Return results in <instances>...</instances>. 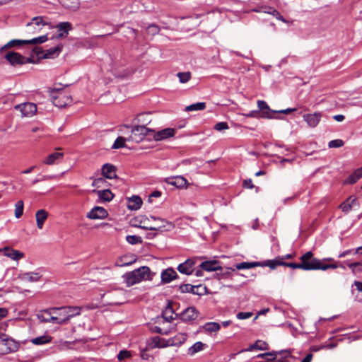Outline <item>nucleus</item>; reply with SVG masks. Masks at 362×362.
I'll return each mask as SVG.
<instances>
[{
    "instance_id": "nucleus-58",
    "label": "nucleus",
    "mask_w": 362,
    "mask_h": 362,
    "mask_svg": "<svg viewBox=\"0 0 362 362\" xmlns=\"http://www.w3.org/2000/svg\"><path fill=\"white\" fill-rule=\"evenodd\" d=\"M131 356V353L127 350L120 351L117 355V358L119 361H122L126 358H128Z\"/></svg>"
},
{
    "instance_id": "nucleus-59",
    "label": "nucleus",
    "mask_w": 362,
    "mask_h": 362,
    "mask_svg": "<svg viewBox=\"0 0 362 362\" xmlns=\"http://www.w3.org/2000/svg\"><path fill=\"white\" fill-rule=\"evenodd\" d=\"M252 312H240L237 314L236 317L238 320H246L252 316Z\"/></svg>"
},
{
    "instance_id": "nucleus-60",
    "label": "nucleus",
    "mask_w": 362,
    "mask_h": 362,
    "mask_svg": "<svg viewBox=\"0 0 362 362\" xmlns=\"http://www.w3.org/2000/svg\"><path fill=\"white\" fill-rule=\"evenodd\" d=\"M74 342H70L67 341H62L59 346V349L62 351L66 350V349H71V345L74 344Z\"/></svg>"
},
{
    "instance_id": "nucleus-12",
    "label": "nucleus",
    "mask_w": 362,
    "mask_h": 362,
    "mask_svg": "<svg viewBox=\"0 0 362 362\" xmlns=\"http://www.w3.org/2000/svg\"><path fill=\"white\" fill-rule=\"evenodd\" d=\"M153 133L154 140L159 141L173 137L175 134V130L173 128H166Z\"/></svg>"
},
{
    "instance_id": "nucleus-50",
    "label": "nucleus",
    "mask_w": 362,
    "mask_h": 362,
    "mask_svg": "<svg viewBox=\"0 0 362 362\" xmlns=\"http://www.w3.org/2000/svg\"><path fill=\"white\" fill-rule=\"evenodd\" d=\"M23 212V202L18 201L15 204V216L16 218H20Z\"/></svg>"
},
{
    "instance_id": "nucleus-1",
    "label": "nucleus",
    "mask_w": 362,
    "mask_h": 362,
    "mask_svg": "<svg viewBox=\"0 0 362 362\" xmlns=\"http://www.w3.org/2000/svg\"><path fill=\"white\" fill-rule=\"evenodd\" d=\"M300 262L303 263L305 262V264H307L310 268L309 269H303L305 271H310V270H322L325 271L329 269H337L339 267V265L337 263H332V264H325L322 262L321 259H317L313 257V253L311 251H308L305 252L304 255H303L300 257Z\"/></svg>"
},
{
    "instance_id": "nucleus-27",
    "label": "nucleus",
    "mask_w": 362,
    "mask_h": 362,
    "mask_svg": "<svg viewBox=\"0 0 362 362\" xmlns=\"http://www.w3.org/2000/svg\"><path fill=\"white\" fill-rule=\"evenodd\" d=\"M356 204L357 199L354 197H349L346 201L340 204L339 208L343 212L348 213Z\"/></svg>"
},
{
    "instance_id": "nucleus-37",
    "label": "nucleus",
    "mask_w": 362,
    "mask_h": 362,
    "mask_svg": "<svg viewBox=\"0 0 362 362\" xmlns=\"http://www.w3.org/2000/svg\"><path fill=\"white\" fill-rule=\"evenodd\" d=\"M187 339V334L185 333H178L170 339L171 344L173 346H180Z\"/></svg>"
},
{
    "instance_id": "nucleus-33",
    "label": "nucleus",
    "mask_w": 362,
    "mask_h": 362,
    "mask_svg": "<svg viewBox=\"0 0 362 362\" xmlns=\"http://www.w3.org/2000/svg\"><path fill=\"white\" fill-rule=\"evenodd\" d=\"M202 286H193L189 284H182L180 286V290L182 293H192L193 294H198L200 293L198 292V289L201 288Z\"/></svg>"
},
{
    "instance_id": "nucleus-45",
    "label": "nucleus",
    "mask_w": 362,
    "mask_h": 362,
    "mask_svg": "<svg viewBox=\"0 0 362 362\" xmlns=\"http://www.w3.org/2000/svg\"><path fill=\"white\" fill-rule=\"evenodd\" d=\"M48 40L47 35H44L37 37L33 38L31 40H25L26 44H42Z\"/></svg>"
},
{
    "instance_id": "nucleus-10",
    "label": "nucleus",
    "mask_w": 362,
    "mask_h": 362,
    "mask_svg": "<svg viewBox=\"0 0 362 362\" xmlns=\"http://www.w3.org/2000/svg\"><path fill=\"white\" fill-rule=\"evenodd\" d=\"M108 213L106 209L101 206L93 207L86 215L89 219H103L107 217Z\"/></svg>"
},
{
    "instance_id": "nucleus-11",
    "label": "nucleus",
    "mask_w": 362,
    "mask_h": 362,
    "mask_svg": "<svg viewBox=\"0 0 362 362\" xmlns=\"http://www.w3.org/2000/svg\"><path fill=\"white\" fill-rule=\"evenodd\" d=\"M165 181L168 185L175 186L177 188L186 187L188 185L187 180L181 175L167 177Z\"/></svg>"
},
{
    "instance_id": "nucleus-62",
    "label": "nucleus",
    "mask_w": 362,
    "mask_h": 362,
    "mask_svg": "<svg viewBox=\"0 0 362 362\" xmlns=\"http://www.w3.org/2000/svg\"><path fill=\"white\" fill-rule=\"evenodd\" d=\"M257 104L259 108V112L261 110H269V107L264 100H257Z\"/></svg>"
},
{
    "instance_id": "nucleus-36",
    "label": "nucleus",
    "mask_w": 362,
    "mask_h": 362,
    "mask_svg": "<svg viewBox=\"0 0 362 362\" xmlns=\"http://www.w3.org/2000/svg\"><path fill=\"white\" fill-rule=\"evenodd\" d=\"M136 119L138 123L146 127V125L148 124L151 122V114L149 112L139 114L136 117Z\"/></svg>"
},
{
    "instance_id": "nucleus-2",
    "label": "nucleus",
    "mask_w": 362,
    "mask_h": 362,
    "mask_svg": "<svg viewBox=\"0 0 362 362\" xmlns=\"http://www.w3.org/2000/svg\"><path fill=\"white\" fill-rule=\"evenodd\" d=\"M149 273V267L144 266L132 272H127L122 276V279L126 285L129 287L145 279L146 276H148Z\"/></svg>"
},
{
    "instance_id": "nucleus-63",
    "label": "nucleus",
    "mask_w": 362,
    "mask_h": 362,
    "mask_svg": "<svg viewBox=\"0 0 362 362\" xmlns=\"http://www.w3.org/2000/svg\"><path fill=\"white\" fill-rule=\"evenodd\" d=\"M243 187L248 189H253L254 185L252 184V181L251 179H247L243 181Z\"/></svg>"
},
{
    "instance_id": "nucleus-40",
    "label": "nucleus",
    "mask_w": 362,
    "mask_h": 362,
    "mask_svg": "<svg viewBox=\"0 0 362 362\" xmlns=\"http://www.w3.org/2000/svg\"><path fill=\"white\" fill-rule=\"evenodd\" d=\"M61 50L62 46L58 45L54 48L46 50V53L43 55L42 57L45 59L54 57L55 56H58Z\"/></svg>"
},
{
    "instance_id": "nucleus-64",
    "label": "nucleus",
    "mask_w": 362,
    "mask_h": 362,
    "mask_svg": "<svg viewBox=\"0 0 362 362\" xmlns=\"http://www.w3.org/2000/svg\"><path fill=\"white\" fill-rule=\"evenodd\" d=\"M244 115L247 117L257 118V117H259V110H252L247 114H245Z\"/></svg>"
},
{
    "instance_id": "nucleus-3",
    "label": "nucleus",
    "mask_w": 362,
    "mask_h": 362,
    "mask_svg": "<svg viewBox=\"0 0 362 362\" xmlns=\"http://www.w3.org/2000/svg\"><path fill=\"white\" fill-rule=\"evenodd\" d=\"M19 348V344L11 337L1 334L0 336V354H7L16 352Z\"/></svg>"
},
{
    "instance_id": "nucleus-9",
    "label": "nucleus",
    "mask_w": 362,
    "mask_h": 362,
    "mask_svg": "<svg viewBox=\"0 0 362 362\" xmlns=\"http://www.w3.org/2000/svg\"><path fill=\"white\" fill-rule=\"evenodd\" d=\"M199 312L194 307H188L180 313V319L183 322H191L196 320Z\"/></svg>"
},
{
    "instance_id": "nucleus-44",
    "label": "nucleus",
    "mask_w": 362,
    "mask_h": 362,
    "mask_svg": "<svg viewBox=\"0 0 362 362\" xmlns=\"http://www.w3.org/2000/svg\"><path fill=\"white\" fill-rule=\"evenodd\" d=\"M206 346L202 341H197L194 343L188 351V354L190 355H194V354L202 351L204 349V346Z\"/></svg>"
},
{
    "instance_id": "nucleus-16",
    "label": "nucleus",
    "mask_w": 362,
    "mask_h": 362,
    "mask_svg": "<svg viewBox=\"0 0 362 362\" xmlns=\"http://www.w3.org/2000/svg\"><path fill=\"white\" fill-rule=\"evenodd\" d=\"M278 354L282 356L284 358H286L291 356V351L289 350H281L279 351H272L271 352L259 354L257 356V357L264 358L267 356H269L272 357V360H276Z\"/></svg>"
},
{
    "instance_id": "nucleus-5",
    "label": "nucleus",
    "mask_w": 362,
    "mask_h": 362,
    "mask_svg": "<svg viewBox=\"0 0 362 362\" xmlns=\"http://www.w3.org/2000/svg\"><path fill=\"white\" fill-rule=\"evenodd\" d=\"M51 98L53 104L59 107H64L71 103V97L61 90L53 89L51 92Z\"/></svg>"
},
{
    "instance_id": "nucleus-15",
    "label": "nucleus",
    "mask_w": 362,
    "mask_h": 362,
    "mask_svg": "<svg viewBox=\"0 0 362 362\" xmlns=\"http://www.w3.org/2000/svg\"><path fill=\"white\" fill-rule=\"evenodd\" d=\"M92 193L96 194L99 198L98 202H110L114 198V194L110 189L92 190Z\"/></svg>"
},
{
    "instance_id": "nucleus-56",
    "label": "nucleus",
    "mask_w": 362,
    "mask_h": 362,
    "mask_svg": "<svg viewBox=\"0 0 362 362\" xmlns=\"http://www.w3.org/2000/svg\"><path fill=\"white\" fill-rule=\"evenodd\" d=\"M344 145V141L341 139H334L329 142L328 146L329 148H339Z\"/></svg>"
},
{
    "instance_id": "nucleus-39",
    "label": "nucleus",
    "mask_w": 362,
    "mask_h": 362,
    "mask_svg": "<svg viewBox=\"0 0 362 362\" xmlns=\"http://www.w3.org/2000/svg\"><path fill=\"white\" fill-rule=\"evenodd\" d=\"M173 313L172 305L168 304L165 310L163 311L162 316L166 322H171L174 319Z\"/></svg>"
},
{
    "instance_id": "nucleus-31",
    "label": "nucleus",
    "mask_w": 362,
    "mask_h": 362,
    "mask_svg": "<svg viewBox=\"0 0 362 362\" xmlns=\"http://www.w3.org/2000/svg\"><path fill=\"white\" fill-rule=\"evenodd\" d=\"M201 329L206 333H212L217 332L221 329V326L218 322H210L205 323Z\"/></svg>"
},
{
    "instance_id": "nucleus-21",
    "label": "nucleus",
    "mask_w": 362,
    "mask_h": 362,
    "mask_svg": "<svg viewBox=\"0 0 362 362\" xmlns=\"http://www.w3.org/2000/svg\"><path fill=\"white\" fill-rule=\"evenodd\" d=\"M18 278L23 281L37 282L41 278V274L39 272H25L19 274Z\"/></svg>"
},
{
    "instance_id": "nucleus-22",
    "label": "nucleus",
    "mask_w": 362,
    "mask_h": 362,
    "mask_svg": "<svg viewBox=\"0 0 362 362\" xmlns=\"http://www.w3.org/2000/svg\"><path fill=\"white\" fill-rule=\"evenodd\" d=\"M136 260V258L134 255H124L117 259L115 265L119 267H126L132 264Z\"/></svg>"
},
{
    "instance_id": "nucleus-29",
    "label": "nucleus",
    "mask_w": 362,
    "mask_h": 362,
    "mask_svg": "<svg viewBox=\"0 0 362 362\" xmlns=\"http://www.w3.org/2000/svg\"><path fill=\"white\" fill-rule=\"evenodd\" d=\"M142 204L141 199L138 196H132L128 199L127 208L131 210H137L140 209Z\"/></svg>"
},
{
    "instance_id": "nucleus-17",
    "label": "nucleus",
    "mask_w": 362,
    "mask_h": 362,
    "mask_svg": "<svg viewBox=\"0 0 362 362\" xmlns=\"http://www.w3.org/2000/svg\"><path fill=\"white\" fill-rule=\"evenodd\" d=\"M5 58L13 66L23 64V56L18 52H8L5 55Z\"/></svg>"
},
{
    "instance_id": "nucleus-30",
    "label": "nucleus",
    "mask_w": 362,
    "mask_h": 362,
    "mask_svg": "<svg viewBox=\"0 0 362 362\" xmlns=\"http://www.w3.org/2000/svg\"><path fill=\"white\" fill-rule=\"evenodd\" d=\"M268 349V344L265 341L257 340L253 344H251L248 348L242 350L240 352L251 351L254 349L267 350Z\"/></svg>"
},
{
    "instance_id": "nucleus-46",
    "label": "nucleus",
    "mask_w": 362,
    "mask_h": 362,
    "mask_svg": "<svg viewBox=\"0 0 362 362\" xmlns=\"http://www.w3.org/2000/svg\"><path fill=\"white\" fill-rule=\"evenodd\" d=\"M283 266H286V267H290L292 269H300L302 270H303V269L310 268L307 264H305L304 262H303V263H302V262H300V263H293V262L288 263V262H284V264Z\"/></svg>"
},
{
    "instance_id": "nucleus-23",
    "label": "nucleus",
    "mask_w": 362,
    "mask_h": 362,
    "mask_svg": "<svg viewBox=\"0 0 362 362\" xmlns=\"http://www.w3.org/2000/svg\"><path fill=\"white\" fill-rule=\"evenodd\" d=\"M57 309L58 308H51L49 309L40 310L37 314V317L42 322H49V317H50L52 313H54L56 311H57Z\"/></svg>"
},
{
    "instance_id": "nucleus-48",
    "label": "nucleus",
    "mask_w": 362,
    "mask_h": 362,
    "mask_svg": "<svg viewBox=\"0 0 362 362\" xmlns=\"http://www.w3.org/2000/svg\"><path fill=\"white\" fill-rule=\"evenodd\" d=\"M360 179V175L355 170L351 175H349L344 181V184H354Z\"/></svg>"
},
{
    "instance_id": "nucleus-18",
    "label": "nucleus",
    "mask_w": 362,
    "mask_h": 362,
    "mask_svg": "<svg viewBox=\"0 0 362 362\" xmlns=\"http://www.w3.org/2000/svg\"><path fill=\"white\" fill-rule=\"evenodd\" d=\"M200 268L206 272H214L221 269V266L219 262L216 260L205 261L201 263Z\"/></svg>"
},
{
    "instance_id": "nucleus-41",
    "label": "nucleus",
    "mask_w": 362,
    "mask_h": 362,
    "mask_svg": "<svg viewBox=\"0 0 362 362\" xmlns=\"http://www.w3.org/2000/svg\"><path fill=\"white\" fill-rule=\"evenodd\" d=\"M205 108H206V103L204 102H199V103H194V104L187 106L185 107V110L187 112L199 111V110H203Z\"/></svg>"
},
{
    "instance_id": "nucleus-32",
    "label": "nucleus",
    "mask_w": 362,
    "mask_h": 362,
    "mask_svg": "<svg viewBox=\"0 0 362 362\" xmlns=\"http://www.w3.org/2000/svg\"><path fill=\"white\" fill-rule=\"evenodd\" d=\"M62 6L71 11H76L79 8L78 0H61Z\"/></svg>"
},
{
    "instance_id": "nucleus-47",
    "label": "nucleus",
    "mask_w": 362,
    "mask_h": 362,
    "mask_svg": "<svg viewBox=\"0 0 362 362\" xmlns=\"http://www.w3.org/2000/svg\"><path fill=\"white\" fill-rule=\"evenodd\" d=\"M146 33L148 35L154 36L159 33L160 28L158 25L156 24H150L146 28Z\"/></svg>"
},
{
    "instance_id": "nucleus-14",
    "label": "nucleus",
    "mask_w": 362,
    "mask_h": 362,
    "mask_svg": "<svg viewBox=\"0 0 362 362\" xmlns=\"http://www.w3.org/2000/svg\"><path fill=\"white\" fill-rule=\"evenodd\" d=\"M160 277L162 283L168 284L178 278V275L174 269L169 267L161 272Z\"/></svg>"
},
{
    "instance_id": "nucleus-42",
    "label": "nucleus",
    "mask_w": 362,
    "mask_h": 362,
    "mask_svg": "<svg viewBox=\"0 0 362 362\" xmlns=\"http://www.w3.org/2000/svg\"><path fill=\"white\" fill-rule=\"evenodd\" d=\"M51 339L48 335H42L31 339V342L35 345H42L49 342Z\"/></svg>"
},
{
    "instance_id": "nucleus-28",
    "label": "nucleus",
    "mask_w": 362,
    "mask_h": 362,
    "mask_svg": "<svg viewBox=\"0 0 362 362\" xmlns=\"http://www.w3.org/2000/svg\"><path fill=\"white\" fill-rule=\"evenodd\" d=\"M283 259L284 258L277 257L274 259L259 262V267H269L270 269H274L277 266H283L284 264V262L282 261Z\"/></svg>"
},
{
    "instance_id": "nucleus-54",
    "label": "nucleus",
    "mask_w": 362,
    "mask_h": 362,
    "mask_svg": "<svg viewBox=\"0 0 362 362\" xmlns=\"http://www.w3.org/2000/svg\"><path fill=\"white\" fill-rule=\"evenodd\" d=\"M274 110H271L270 107H269V110H261V112L259 113V117L273 119L274 118V117L272 115V114L274 113Z\"/></svg>"
},
{
    "instance_id": "nucleus-51",
    "label": "nucleus",
    "mask_w": 362,
    "mask_h": 362,
    "mask_svg": "<svg viewBox=\"0 0 362 362\" xmlns=\"http://www.w3.org/2000/svg\"><path fill=\"white\" fill-rule=\"evenodd\" d=\"M125 141H127V138H124L122 136H119L117 139L115 141L112 148L113 149H117L119 148L124 147Z\"/></svg>"
},
{
    "instance_id": "nucleus-4",
    "label": "nucleus",
    "mask_w": 362,
    "mask_h": 362,
    "mask_svg": "<svg viewBox=\"0 0 362 362\" xmlns=\"http://www.w3.org/2000/svg\"><path fill=\"white\" fill-rule=\"evenodd\" d=\"M57 310L60 313L59 315L62 317L61 320L58 322L59 325L66 324L71 317L81 314V308L78 306H63L58 308Z\"/></svg>"
},
{
    "instance_id": "nucleus-7",
    "label": "nucleus",
    "mask_w": 362,
    "mask_h": 362,
    "mask_svg": "<svg viewBox=\"0 0 362 362\" xmlns=\"http://www.w3.org/2000/svg\"><path fill=\"white\" fill-rule=\"evenodd\" d=\"M21 112L22 117H31L37 112V106L32 103H25L15 106Z\"/></svg>"
},
{
    "instance_id": "nucleus-25",
    "label": "nucleus",
    "mask_w": 362,
    "mask_h": 362,
    "mask_svg": "<svg viewBox=\"0 0 362 362\" xmlns=\"http://www.w3.org/2000/svg\"><path fill=\"white\" fill-rule=\"evenodd\" d=\"M147 220V218L145 217H137L134 219L132 221V226L136 228H141L146 230H158L160 228L162 227V226H159L158 227H153V226H142V223H145V221Z\"/></svg>"
},
{
    "instance_id": "nucleus-19",
    "label": "nucleus",
    "mask_w": 362,
    "mask_h": 362,
    "mask_svg": "<svg viewBox=\"0 0 362 362\" xmlns=\"http://www.w3.org/2000/svg\"><path fill=\"white\" fill-rule=\"evenodd\" d=\"M102 175L107 179H113L117 177L116 168L110 163H106L102 167Z\"/></svg>"
},
{
    "instance_id": "nucleus-49",
    "label": "nucleus",
    "mask_w": 362,
    "mask_h": 362,
    "mask_svg": "<svg viewBox=\"0 0 362 362\" xmlns=\"http://www.w3.org/2000/svg\"><path fill=\"white\" fill-rule=\"evenodd\" d=\"M177 76L179 78L180 82L182 83L188 82L191 78V73L189 71L179 72Z\"/></svg>"
},
{
    "instance_id": "nucleus-57",
    "label": "nucleus",
    "mask_w": 362,
    "mask_h": 362,
    "mask_svg": "<svg viewBox=\"0 0 362 362\" xmlns=\"http://www.w3.org/2000/svg\"><path fill=\"white\" fill-rule=\"evenodd\" d=\"M228 123L225 122H218L214 125V129L218 132L228 129Z\"/></svg>"
},
{
    "instance_id": "nucleus-43",
    "label": "nucleus",
    "mask_w": 362,
    "mask_h": 362,
    "mask_svg": "<svg viewBox=\"0 0 362 362\" xmlns=\"http://www.w3.org/2000/svg\"><path fill=\"white\" fill-rule=\"evenodd\" d=\"M161 341H162L161 338H160L158 336H156V337L151 338L148 341V345L149 348H151V349H154V348H157V347H163L165 345L161 344Z\"/></svg>"
},
{
    "instance_id": "nucleus-26",
    "label": "nucleus",
    "mask_w": 362,
    "mask_h": 362,
    "mask_svg": "<svg viewBox=\"0 0 362 362\" xmlns=\"http://www.w3.org/2000/svg\"><path fill=\"white\" fill-rule=\"evenodd\" d=\"M48 217V213L45 209H40L35 214L36 224L39 229H42L45 221Z\"/></svg>"
},
{
    "instance_id": "nucleus-20",
    "label": "nucleus",
    "mask_w": 362,
    "mask_h": 362,
    "mask_svg": "<svg viewBox=\"0 0 362 362\" xmlns=\"http://www.w3.org/2000/svg\"><path fill=\"white\" fill-rule=\"evenodd\" d=\"M4 255L13 260H19L24 257V253L16 250H13L9 247L3 249Z\"/></svg>"
},
{
    "instance_id": "nucleus-55",
    "label": "nucleus",
    "mask_w": 362,
    "mask_h": 362,
    "mask_svg": "<svg viewBox=\"0 0 362 362\" xmlns=\"http://www.w3.org/2000/svg\"><path fill=\"white\" fill-rule=\"evenodd\" d=\"M25 40H11L9 42H8L6 45H4L2 48H1V50L7 48V47H13L14 45H25Z\"/></svg>"
},
{
    "instance_id": "nucleus-13",
    "label": "nucleus",
    "mask_w": 362,
    "mask_h": 362,
    "mask_svg": "<svg viewBox=\"0 0 362 362\" xmlns=\"http://www.w3.org/2000/svg\"><path fill=\"white\" fill-rule=\"evenodd\" d=\"M321 117L322 113L318 112L303 115L304 120L307 122L308 125L312 128L315 127L319 124Z\"/></svg>"
},
{
    "instance_id": "nucleus-34",
    "label": "nucleus",
    "mask_w": 362,
    "mask_h": 362,
    "mask_svg": "<svg viewBox=\"0 0 362 362\" xmlns=\"http://www.w3.org/2000/svg\"><path fill=\"white\" fill-rule=\"evenodd\" d=\"M57 28L58 29V31L63 32L59 33L58 37H63L66 36L69 31L71 29V24L69 22H62L57 25Z\"/></svg>"
},
{
    "instance_id": "nucleus-38",
    "label": "nucleus",
    "mask_w": 362,
    "mask_h": 362,
    "mask_svg": "<svg viewBox=\"0 0 362 362\" xmlns=\"http://www.w3.org/2000/svg\"><path fill=\"white\" fill-rule=\"evenodd\" d=\"M259 262H241L236 264L235 265V269L241 270V269H248L251 268H255L256 267H259Z\"/></svg>"
},
{
    "instance_id": "nucleus-24",
    "label": "nucleus",
    "mask_w": 362,
    "mask_h": 362,
    "mask_svg": "<svg viewBox=\"0 0 362 362\" xmlns=\"http://www.w3.org/2000/svg\"><path fill=\"white\" fill-rule=\"evenodd\" d=\"M48 23L44 21L42 16H36L32 18L31 21L26 25L27 29H30L34 25L37 26V31H40L44 25H47Z\"/></svg>"
},
{
    "instance_id": "nucleus-53",
    "label": "nucleus",
    "mask_w": 362,
    "mask_h": 362,
    "mask_svg": "<svg viewBox=\"0 0 362 362\" xmlns=\"http://www.w3.org/2000/svg\"><path fill=\"white\" fill-rule=\"evenodd\" d=\"M347 265L351 269L354 274L360 273L362 272V263L361 262L349 263Z\"/></svg>"
},
{
    "instance_id": "nucleus-6",
    "label": "nucleus",
    "mask_w": 362,
    "mask_h": 362,
    "mask_svg": "<svg viewBox=\"0 0 362 362\" xmlns=\"http://www.w3.org/2000/svg\"><path fill=\"white\" fill-rule=\"evenodd\" d=\"M148 132H154V131L144 127V125L134 126L132 129L131 135L127 138V141L139 143L144 139Z\"/></svg>"
},
{
    "instance_id": "nucleus-35",
    "label": "nucleus",
    "mask_w": 362,
    "mask_h": 362,
    "mask_svg": "<svg viewBox=\"0 0 362 362\" xmlns=\"http://www.w3.org/2000/svg\"><path fill=\"white\" fill-rule=\"evenodd\" d=\"M64 156L62 153L55 152L49 154L47 158L43 161L47 165H53L58 160H61Z\"/></svg>"
},
{
    "instance_id": "nucleus-52",
    "label": "nucleus",
    "mask_w": 362,
    "mask_h": 362,
    "mask_svg": "<svg viewBox=\"0 0 362 362\" xmlns=\"http://www.w3.org/2000/svg\"><path fill=\"white\" fill-rule=\"evenodd\" d=\"M126 240L131 245H136L142 243V238L140 236L129 235L126 237Z\"/></svg>"
},
{
    "instance_id": "nucleus-8",
    "label": "nucleus",
    "mask_w": 362,
    "mask_h": 362,
    "mask_svg": "<svg viewBox=\"0 0 362 362\" xmlns=\"http://www.w3.org/2000/svg\"><path fill=\"white\" fill-rule=\"evenodd\" d=\"M196 264V259L189 258L186 259L183 263L177 266V269L181 274L185 275H191L194 272V266Z\"/></svg>"
},
{
    "instance_id": "nucleus-61",
    "label": "nucleus",
    "mask_w": 362,
    "mask_h": 362,
    "mask_svg": "<svg viewBox=\"0 0 362 362\" xmlns=\"http://www.w3.org/2000/svg\"><path fill=\"white\" fill-rule=\"evenodd\" d=\"M105 182V180L103 177L96 178V179H94V180L93 181L92 186L98 188V187H102V185L104 184Z\"/></svg>"
}]
</instances>
